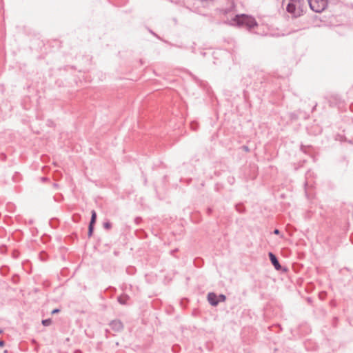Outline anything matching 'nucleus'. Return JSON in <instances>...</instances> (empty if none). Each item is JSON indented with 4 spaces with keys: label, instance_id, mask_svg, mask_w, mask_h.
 I'll return each mask as SVG.
<instances>
[{
    "label": "nucleus",
    "instance_id": "obj_12",
    "mask_svg": "<svg viewBox=\"0 0 353 353\" xmlns=\"http://www.w3.org/2000/svg\"><path fill=\"white\" fill-rule=\"evenodd\" d=\"M236 210L239 212H244V208L243 206L241 205V204H238L236 205Z\"/></svg>",
    "mask_w": 353,
    "mask_h": 353
},
{
    "label": "nucleus",
    "instance_id": "obj_13",
    "mask_svg": "<svg viewBox=\"0 0 353 353\" xmlns=\"http://www.w3.org/2000/svg\"><path fill=\"white\" fill-rule=\"evenodd\" d=\"M103 228L105 230H110L112 228V223L109 221L103 223Z\"/></svg>",
    "mask_w": 353,
    "mask_h": 353
},
{
    "label": "nucleus",
    "instance_id": "obj_1",
    "mask_svg": "<svg viewBox=\"0 0 353 353\" xmlns=\"http://www.w3.org/2000/svg\"><path fill=\"white\" fill-rule=\"evenodd\" d=\"M232 21L237 26H245L248 30H251L258 26V23L254 17L245 14H236L233 18Z\"/></svg>",
    "mask_w": 353,
    "mask_h": 353
},
{
    "label": "nucleus",
    "instance_id": "obj_21",
    "mask_svg": "<svg viewBox=\"0 0 353 353\" xmlns=\"http://www.w3.org/2000/svg\"><path fill=\"white\" fill-rule=\"evenodd\" d=\"M4 345L5 342L3 340L0 339V347H3L4 346Z\"/></svg>",
    "mask_w": 353,
    "mask_h": 353
},
{
    "label": "nucleus",
    "instance_id": "obj_11",
    "mask_svg": "<svg viewBox=\"0 0 353 353\" xmlns=\"http://www.w3.org/2000/svg\"><path fill=\"white\" fill-rule=\"evenodd\" d=\"M218 296V304L220 302H224L226 300V296L224 294H219Z\"/></svg>",
    "mask_w": 353,
    "mask_h": 353
},
{
    "label": "nucleus",
    "instance_id": "obj_2",
    "mask_svg": "<svg viewBox=\"0 0 353 353\" xmlns=\"http://www.w3.org/2000/svg\"><path fill=\"white\" fill-rule=\"evenodd\" d=\"M312 10L315 12H323L327 6V0H307Z\"/></svg>",
    "mask_w": 353,
    "mask_h": 353
},
{
    "label": "nucleus",
    "instance_id": "obj_23",
    "mask_svg": "<svg viewBox=\"0 0 353 353\" xmlns=\"http://www.w3.org/2000/svg\"><path fill=\"white\" fill-rule=\"evenodd\" d=\"M243 148L245 151H248L249 149H248V146H243Z\"/></svg>",
    "mask_w": 353,
    "mask_h": 353
},
{
    "label": "nucleus",
    "instance_id": "obj_18",
    "mask_svg": "<svg viewBox=\"0 0 353 353\" xmlns=\"http://www.w3.org/2000/svg\"><path fill=\"white\" fill-rule=\"evenodd\" d=\"M141 218H140V217H137V218L135 219V220H134V221H135V223H136L137 224H139V223L141 222Z\"/></svg>",
    "mask_w": 353,
    "mask_h": 353
},
{
    "label": "nucleus",
    "instance_id": "obj_6",
    "mask_svg": "<svg viewBox=\"0 0 353 353\" xmlns=\"http://www.w3.org/2000/svg\"><path fill=\"white\" fill-rule=\"evenodd\" d=\"M208 301L209 303L212 306H216L218 305V296L214 292L208 293Z\"/></svg>",
    "mask_w": 353,
    "mask_h": 353
},
{
    "label": "nucleus",
    "instance_id": "obj_25",
    "mask_svg": "<svg viewBox=\"0 0 353 353\" xmlns=\"http://www.w3.org/2000/svg\"><path fill=\"white\" fill-rule=\"evenodd\" d=\"M3 333V330H0V334Z\"/></svg>",
    "mask_w": 353,
    "mask_h": 353
},
{
    "label": "nucleus",
    "instance_id": "obj_14",
    "mask_svg": "<svg viewBox=\"0 0 353 353\" xmlns=\"http://www.w3.org/2000/svg\"><path fill=\"white\" fill-rule=\"evenodd\" d=\"M191 128L193 130H196L198 128V123L196 122H192L191 123Z\"/></svg>",
    "mask_w": 353,
    "mask_h": 353
},
{
    "label": "nucleus",
    "instance_id": "obj_15",
    "mask_svg": "<svg viewBox=\"0 0 353 353\" xmlns=\"http://www.w3.org/2000/svg\"><path fill=\"white\" fill-rule=\"evenodd\" d=\"M19 278L17 275H14L12 279V282L14 283H17V282L19 281Z\"/></svg>",
    "mask_w": 353,
    "mask_h": 353
},
{
    "label": "nucleus",
    "instance_id": "obj_9",
    "mask_svg": "<svg viewBox=\"0 0 353 353\" xmlns=\"http://www.w3.org/2000/svg\"><path fill=\"white\" fill-rule=\"evenodd\" d=\"M41 323L43 326H49L52 323V320L51 319H43L42 320Z\"/></svg>",
    "mask_w": 353,
    "mask_h": 353
},
{
    "label": "nucleus",
    "instance_id": "obj_16",
    "mask_svg": "<svg viewBox=\"0 0 353 353\" xmlns=\"http://www.w3.org/2000/svg\"><path fill=\"white\" fill-rule=\"evenodd\" d=\"M60 312V310L59 308H55L54 309L52 312H51V314H57Z\"/></svg>",
    "mask_w": 353,
    "mask_h": 353
},
{
    "label": "nucleus",
    "instance_id": "obj_17",
    "mask_svg": "<svg viewBox=\"0 0 353 353\" xmlns=\"http://www.w3.org/2000/svg\"><path fill=\"white\" fill-rule=\"evenodd\" d=\"M0 158L1 160L5 161L6 159V155L4 153H1L0 155Z\"/></svg>",
    "mask_w": 353,
    "mask_h": 353
},
{
    "label": "nucleus",
    "instance_id": "obj_4",
    "mask_svg": "<svg viewBox=\"0 0 353 353\" xmlns=\"http://www.w3.org/2000/svg\"><path fill=\"white\" fill-rule=\"evenodd\" d=\"M268 256H269L270 260L272 265L274 267V268L276 270H281L282 268V266L279 263L276 256L274 254H273L272 252H269Z\"/></svg>",
    "mask_w": 353,
    "mask_h": 353
},
{
    "label": "nucleus",
    "instance_id": "obj_19",
    "mask_svg": "<svg viewBox=\"0 0 353 353\" xmlns=\"http://www.w3.org/2000/svg\"><path fill=\"white\" fill-rule=\"evenodd\" d=\"M273 233L274 234H280V230L279 229H275L273 232Z\"/></svg>",
    "mask_w": 353,
    "mask_h": 353
},
{
    "label": "nucleus",
    "instance_id": "obj_10",
    "mask_svg": "<svg viewBox=\"0 0 353 353\" xmlns=\"http://www.w3.org/2000/svg\"><path fill=\"white\" fill-rule=\"evenodd\" d=\"M94 225H88V235L89 237L92 236L93 232H94Z\"/></svg>",
    "mask_w": 353,
    "mask_h": 353
},
{
    "label": "nucleus",
    "instance_id": "obj_24",
    "mask_svg": "<svg viewBox=\"0 0 353 353\" xmlns=\"http://www.w3.org/2000/svg\"><path fill=\"white\" fill-rule=\"evenodd\" d=\"M46 180H47V178H46V177H43V178H42V181H46Z\"/></svg>",
    "mask_w": 353,
    "mask_h": 353
},
{
    "label": "nucleus",
    "instance_id": "obj_8",
    "mask_svg": "<svg viewBox=\"0 0 353 353\" xmlns=\"http://www.w3.org/2000/svg\"><path fill=\"white\" fill-rule=\"evenodd\" d=\"M97 221V212L95 210H92L91 212V219L89 223V225H94Z\"/></svg>",
    "mask_w": 353,
    "mask_h": 353
},
{
    "label": "nucleus",
    "instance_id": "obj_20",
    "mask_svg": "<svg viewBox=\"0 0 353 353\" xmlns=\"http://www.w3.org/2000/svg\"><path fill=\"white\" fill-rule=\"evenodd\" d=\"M212 209L211 208H208L207 209V213H208V214H210L212 213Z\"/></svg>",
    "mask_w": 353,
    "mask_h": 353
},
{
    "label": "nucleus",
    "instance_id": "obj_5",
    "mask_svg": "<svg viewBox=\"0 0 353 353\" xmlns=\"http://www.w3.org/2000/svg\"><path fill=\"white\" fill-rule=\"evenodd\" d=\"M286 10L289 13L292 14L296 17L300 15L299 12L296 10V5L293 3H289L287 5Z\"/></svg>",
    "mask_w": 353,
    "mask_h": 353
},
{
    "label": "nucleus",
    "instance_id": "obj_7",
    "mask_svg": "<svg viewBox=\"0 0 353 353\" xmlns=\"http://www.w3.org/2000/svg\"><path fill=\"white\" fill-rule=\"evenodd\" d=\"M130 296L127 294H122L117 298L118 302L121 305H126Z\"/></svg>",
    "mask_w": 353,
    "mask_h": 353
},
{
    "label": "nucleus",
    "instance_id": "obj_3",
    "mask_svg": "<svg viewBox=\"0 0 353 353\" xmlns=\"http://www.w3.org/2000/svg\"><path fill=\"white\" fill-rule=\"evenodd\" d=\"M109 325L110 328L116 332H120L124 328L123 323L119 319L112 320L109 323Z\"/></svg>",
    "mask_w": 353,
    "mask_h": 353
},
{
    "label": "nucleus",
    "instance_id": "obj_22",
    "mask_svg": "<svg viewBox=\"0 0 353 353\" xmlns=\"http://www.w3.org/2000/svg\"><path fill=\"white\" fill-rule=\"evenodd\" d=\"M176 251H177V250H176H176H172V251H171V254H172V255H174V254Z\"/></svg>",
    "mask_w": 353,
    "mask_h": 353
}]
</instances>
